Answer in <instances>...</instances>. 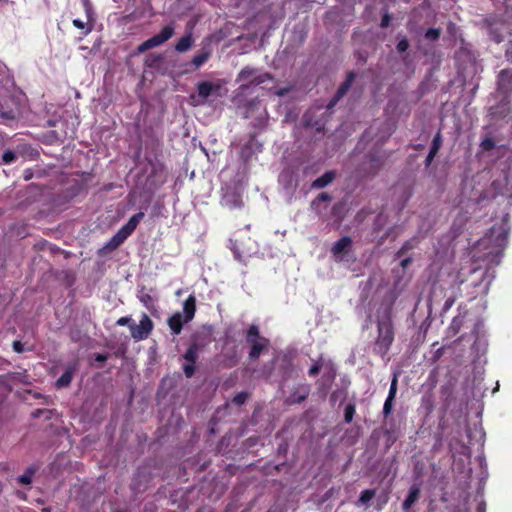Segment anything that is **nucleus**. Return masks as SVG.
<instances>
[{
	"label": "nucleus",
	"mask_w": 512,
	"mask_h": 512,
	"mask_svg": "<svg viewBox=\"0 0 512 512\" xmlns=\"http://www.w3.org/2000/svg\"><path fill=\"white\" fill-rule=\"evenodd\" d=\"M509 214H505L502 222L493 225L490 230L476 243V251L482 253L478 259L490 264H499L503 251L508 243L510 227L508 225Z\"/></svg>",
	"instance_id": "obj_1"
},
{
	"label": "nucleus",
	"mask_w": 512,
	"mask_h": 512,
	"mask_svg": "<svg viewBox=\"0 0 512 512\" xmlns=\"http://www.w3.org/2000/svg\"><path fill=\"white\" fill-rule=\"evenodd\" d=\"M394 341V326L391 318V309L385 311V315L377 320V337L374 342L373 351L384 358Z\"/></svg>",
	"instance_id": "obj_2"
},
{
	"label": "nucleus",
	"mask_w": 512,
	"mask_h": 512,
	"mask_svg": "<svg viewBox=\"0 0 512 512\" xmlns=\"http://www.w3.org/2000/svg\"><path fill=\"white\" fill-rule=\"evenodd\" d=\"M143 212L134 214L128 222L122 226L117 233L105 244L104 247L99 249L98 254L103 255L105 251L116 250L137 228L140 221L144 218Z\"/></svg>",
	"instance_id": "obj_3"
},
{
	"label": "nucleus",
	"mask_w": 512,
	"mask_h": 512,
	"mask_svg": "<svg viewBox=\"0 0 512 512\" xmlns=\"http://www.w3.org/2000/svg\"><path fill=\"white\" fill-rule=\"evenodd\" d=\"M246 342L250 346L249 359L255 362L259 359L260 355L264 352H268L270 341L266 337L262 336L259 331V327L256 324L249 326L246 331Z\"/></svg>",
	"instance_id": "obj_4"
},
{
	"label": "nucleus",
	"mask_w": 512,
	"mask_h": 512,
	"mask_svg": "<svg viewBox=\"0 0 512 512\" xmlns=\"http://www.w3.org/2000/svg\"><path fill=\"white\" fill-rule=\"evenodd\" d=\"M175 34V25L174 23H170L165 25L161 31L149 39L143 41L137 48L138 52L143 53L152 48L158 47L165 42H167L170 38Z\"/></svg>",
	"instance_id": "obj_5"
},
{
	"label": "nucleus",
	"mask_w": 512,
	"mask_h": 512,
	"mask_svg": "<svg viewBox=\"0 0 512 512\" xmlns=\"http://www.w3.org/2000/svg\"><path fill=\"white\" fill-rule=\"evenodd\" d=\"M153 328H154L153 321L146 313H143L138 325H136L135 323H131V325H130L131 337L136 342L145 340L150 336V334L153 331Z\"/></svg>",
	"instance_id": "obj_6"
},
{
	"label": "nucleus",
	"mask_w": 512,
	"mask_h": 512,
	"mask_svg": "<svg viewBox=\"0 0 512 512\" xmlns=\"http://www.w3.org/2000/svg\"><path fill=\"white\" fill-rule=\"evenodd\" d=\"M201 346L197 342L189 345L183 355L184 360L187 362L183 364V372L187 378H191L195 374V364L199 357Z\"/></svg>",
	"instance_id": "obj_7"
},
{
	"label": "nucleus",
	"mask_w": 512,
	"mask_h": 512,
	"mask_svg": "<svg viewBox=\"0 0 512 512\" xmlns=\"http://www.w3.org/2000/svg\"><path fill=\"white\" fill-rule=\"evenodd\" d=\"M510 113V100L505 95L497 104L490 106L488 116L492 121H498L506 118Z\"/></svg>",
	"instance_id": "obj_8"
},
{
	"label": "nucleus",
	"mask_w": 512,
	"mask_h": 512,
	"mask_svg": "<svg viewBox=\"0 0 512 512\" xmlns=\"http://www.w3.org/2000/svg\"><path fill=\"white\" fill-rule=\"evenodd\" d=\"M355 78H356L355 72L350 71L347 73L345 81L340 84L336 93L334 94L332 99L327 104V109H332L338 103V101L341 100L347 94V92L350 90Z\"/></svg>",
	"instance_id": "obj_9"
},
{
	"label": "nucleus",
	"mask_w": 512,
	"mask_h": 512,
	"mask_svg": "<svg viewBox=\"0 0 512 512\" xmlns=\"http://www.w3.org/2000/svg\"><path fill=\"white\" fill-rule=\"evenodd\" d=\"M489 35L494 42L501 43L508 35H511L510 24L504 21L491 23Z\"/></svg>",
	"instance_id": "obj_10"
},
{
	"label": "nucleus",
	"mask_w": 512,
	"mask_h": 512,
	"mask_svg": "<svg viewBox=\"0 0 512 512\" xmlns=\"http://www.w3.org/2000/svg\"><path fill=\"white\" fill-rule=\"evenodd\" d=\"M352 238L350 236H343L337 240L332 248L331 253L337 259L343 260L344 255L348 254L352 248Z\"/></svg>",
	"instance_id": "obj_11"
},
{
	"label": "nucleus",
	"mask_w": 512,
	"mask_h": 512,
	"mask_svg": "<svg viewBox=\"0 0 512 512\" xmlns=\"http://www.w3.org/2000/svg\"><path fill=\"white\" fill-rule=\"evenodd\" d=\"M491 187L493 188L495 195H511L512 185L510 184L509 178L506 173H504L501 177L493 180Z\"/></svg>",
	"instance_id": "obj_12"
},
{
	"label": "nucleus",
	"mask_w": 512,
	"mask_h": 512,
	"mask_svg": "<svg viewBox=\"0 0 512 512\" xmlns=\"http://www.w3.org/2000/svg\"><path fill=\"white\" fill-rule=\"evenodd\" d=\"M310 393V386L308 384L299 385L293 390L287 399L289 404H300L304 402Z\"/></svg>",
	"instance_id": "obj_13"
},
{
	"label": "nucleus",
	"mask_w": 512,
	"mask_h": 512,
	"mask_svg": "<svg viewBox=\"0 0 512 512\" xmlns=\"http://www.w3.org/2000/svg\"><path fill=\"white\" fill-rule=\"evenodd\" d=\"M273 80H274V77L271 73H268V72H264V73H260V74L255 73L254 77L252 79H250V81H248L246 83H242L239 88L242 91H246L253 87L259 86L267 81H273Z\"/></svg>",
	"instance_id": "obj_14"
},
{
	"label": "nucleus",
	"mask_w": 512,
	"mask_h": 512,
	"mask_svg": "<svg viewBox=\"0 0 512 512\" xmlns=\"http://www.w3.org/2000/svg\"><path fill=\"white\" fill-rule=\"evenodd\" d=\"M77 370V364H69L64 373L56 380L55 386L57 389L66 388L68 387L73 379V376Z\"/></svg>",
	"instance_id": "obj_15"
},
{
	"label": "nucleus",
	"mask_w": 512,
	"mask_h": 512,
	"mask_svg": "<svg viewBox=\"0 0 512 512\" xmlns=\"http://www.w3.org/2000/svg\"><path fill=\"white\" fill-rule=\"evenodd\" d=\"M466 315H467V312H464L463 314L456 315L451 320L449 326L446 329V337L447 338H453L460 332L461 328L465 324Z\"/></svg>",
	"instance_id": "obj_16"
},
{
	"label": "nucleus",
	"mask_w": 512,
	"mask_h": 512,
	"mask_svg": "<svg viewBox=\"0 0 512 512\" xmlns=\"http://www.w3.org/2000/svg\"><path fill=\"white\" fill-rule=\"evenodd\" d=\"M498 89L507 96L512 91V71L504 69L498 76Z\"/></svg>",
	"instance_id": "obj_17"
},
{
	"label": "nucleus",
	"mask_w": 512,
	"mask_h": 512,
	"mask_svg": "<svg viewBox=\"0 0 512 512\" xmlns=\"http://www.w3.org/2000/svg\"><path fill=\"white\" fill-rule=\"evenodd\" d=\"M211 48L210 44L208 43L206 46L202 47V49L197 52L192 60L191 65L194 67V69L200 68L204 63L208 61V59L211 57Z\"/></svg>",
	"instance_id": "obj_18"
},
{
	"label": "nucleus",
	"mask_w": 512,
	"mask_h": 512,
	"mask_svg": "<svg viewBox=\"0 0 512 512\" xmlns=\"http://www.w3.org/2000/svg\"><path fill=\"white\" fill-rule=\"evenodd\" d=\"M184 323L187 322L185 321V318L182 316V314L179 312L174 313L167 320V324L173 335H179L181 333Z\"/></svg>",
	"instance_id": "obj_19"
},
{
	"label": "nucleus",
	"mask_w": 512,
	"mask_h": 512,
	"mask_svg": "<svg viewBox=\"0 0 512 512\" xmlns=\"http://www.w3.org/2000/svg\"><path fill=\"white\" fill-rule=\"evenodd\" d=\"M219 86L208 81L199 82L197 85L198 96L202 99V103L214 92L219 90Z\"/></svg>",
	"instance_id": "obj_20"
},
{
	"label": "nucleus",
	"mask_w": 512,
	"mask_h": 512,
	"mask_svg": "<svg viewBox=\"0 0 512 512\" xmlns=\"http://www.w3.org/2000/svg\"><path fill=\"white\" fill-rule=\"evenodd\" d=\"M336 178V172L333 170L326 171L322 176L316 178L311 187L314 189H322L331 184Z\"/></svg>",
	"instance_id": "obj_21"
},
{
	"label": "nucleus",
	"mask_w": 512,
	"mask_h": 512,
	"mask_svg": "<svg viewBox=\"0 0 512 512\" xmlns=\"http://www.w3.org/2000/svg\"><path fill=\"white\" fill-rule=\"evenodd\" d=\"M183 312L186 322H190L196 312V298L193 294L189 295L183 303Z\"/></svg>",
	"instance_id": "obj_22"
},
{
	"label": "nucleus",
	"mask_w": 512,
	"mask_h": 512,
	"mask_svg": "<svg viewBox=\"0 0 512 512\" xmlns=\"http://www.w3.org/2000/svg\"><path fill=\"white\" fill-rule=\"evenodd\" d=\"M193 43L194 38L192 36V33H187L177 41V43L175 44V50L179 53L187 52L191 49Z\"/></svg>",
	"instance_id": "obj_23"
},
{
	"label": "nucleus",
	"mask_w": 512,
	"mask_h": 512,
	"mask_svg": "<svg viewBox=\"0 0 512 512\" xmlns=\"http://www.w3.org/2000/svg\"><path fill=\"white\" fill-rule=\"evenodd\" d=\"M453 384L451 382H447L443 384L440 388L441 397L443 400L444 411H446L451 403L452 395H453Z\"/></svg>",
	"instance_id": "obj_24"
},
{
	"label": "nucleus",
	"mask_w": 512,
	"mask_h": 512,
	"mask_svg": "<svg viewBox=\"0 0 512 512\" xmlns=\"http://www.w3.org/2000/svg\"><path fill=\"white\" fill-rule=\"evenodd\" d=\"M420 495V489L417 485L410 487L408 495L402 504L403 510H409L412 505L418 500Z\"/></svg>",
	"instance_id": "obj_25"
},
{
	"label": "nucleus",
	"mask_w": 512,
	"mask_h": 512,
	"mask_svg": "<svg viewBox=\"0 0 512 512\" xmlns=\"http://www.w3.org/2000/svg\"><path fill=\"white\" fill-rule=\"evenodd\" d=\"M325 378L326 376L324 375L320 381L317 382V390H318V393L321 395L322 398H326L327 394H328V391H329V388H330V382H332L335 378V374L333 373L332 375H330L328 378H327V382H325Z\"/></svg>",
	"instance_id": "obj_26"
},
{
	"label": "nucleus",
	"mask_w": 512,
	"mask_h": 512,
	"mask_svg": "<svg viewBox=\"0 0 512 512\" xmlns=\"http://www.w3.org/2000/svg\"><path fill=\"white\" fill-rule=\"evenodd\" d=\"M256 72H257L256 69L246 66L239 72L236 81L241 82V84L246 83L254 77Z\"/></svg>",
	"instance_id": "obj_27"
},
{
	"label": "nucleus",
	"mask_w": 512,
	"mask_h": 512,
	"mask_svg": "<svg viewBox=\"0 0 512 512\" xmlns=\"http://www.w3.org/2000/svg\"><path fill=\"white\" fill-rule=\"evenodd\" d=\"M10 380H12V383H22V384H28L29 383V375L26 370L20 371V372H8Z\"/></svg>",
	"instance_id": "obj_28"
},
{
	"label": "nucleus",
	"mask_w": 512,
	"mask_h": 512,
	"mask_svg": "<svg viewBox=\"0 0 512 512\" xmlns=\"http://www.w3.org/2000/svg\"><path fill=\"white\" fill-rule=\"evenodd\" d=\"M56 413L57 411L55 409H36L31 413V417L34 419L43 417L44 420L48 421Z\"/></svg>",
	"instance_id": "obj_29"
},
{
	"label": "nucleus",
	"mask_w": 512,
	"mask_h": 512,
	"mask_svg": "<svg viewBox=\"0 0 512 512\" xmlns=\"http://www.w3.org/2000/svg\"><path fill=\"white\" fill-rule=\"evenodd\" d=\"M36 470H37V469H36L35 467H32V466L28 467V468L25 470V472H24L21 476H19V478H18V482H19L20 484H23V485H29V484H31V483H32L33 476H34V474H35Z\"/></svg>",
	"instance_id": "obj_30"
},
{
	"label": "nucleus",
	"mask_w": 512,
	"mask_h": 512,
	"mask_svg": "<svg viewBox=\"0 0 512 512\" xmlns=\"http://www.w3.org/2000/svg\"><path fill=\"white\" fill-rule=\"evenodd\" d=\"M441 146H442V134H441V131H438L433 137L429 151L431 152L432 155H437Z\"/></svg>",
	"instance_id": "obj_31"
},
{
	"label": "nucleus",
	"mask_w": 512,
	"mask_h": 512,
	"mask_svg": "<svg viewBox=\"0 0 512 512\" xmlns=\"http://www.w3.org/2000/svg\"><path fill=\"white\" fill-rule=\"evenodd\" d=\"M422 405L425 408L427 414H430L434 411L435 404H434L433 395L431 393H426L422 397Z\"/></svg>",
	"instance_id": "obj_32"
},
{
	"label": "nucleus",
	"mask_w": 512,
	"mask_h": 512,
	"mask_svg": "<svg viewBox=\"0 0 512 512\" xmlns=\"http://www.w3.org/2000/svg\"><path fill=\"white\" fill-rule=\"evenodd\" d=\"M375 490L374 489H366L361 492L360 497L358 499V503L360 505H365L368 502H370L375 497Z\"/></svg>",
	"instance_id": "obj_33"
},
{
	"label": "nucleus",
	"mask_w": 512,
	"mask_h": 512,
	"mask_svg": "<svg viewBox=\"0 0 512 512\" xmlns=\"http://www.w3.org/2000/svg\"><path fill=\"white\" fill-rule=\"evenodd\" d=\"M416 245H417V240H415V239H410V240L405 241L404 244L402 245V247L397 252V254H396L397 257H401L409 250L414 249L416 247Z\"/></svg>",
	"instance_id": "obj_34"
},
{
	"label": "nucleus",
	"mask_w": 512,
	"mask_h": 512,
	"mask_svg": "<svg viewBox=\"0 0 512 512\" xmlns=\"http://www.w3.org/2000/svg\"><path fill=\"white\" fill-rule=\"evenodd\" d=\"M347 392L344 389H337L333 391L330 395V403L335 405L338 400H345Z\"/></svg>",
	"instance_id": "obj_35"
},
{
	"label": "nucleus",
	"mask_w": 512,
	"mask_h": 512,
	"mask_svg": "<svg viewBox=\"0 0 512 512\" xmlns=\"http://www.w3.org/2000/svg\"><path fill=\"white\" fill-rule=\"evenodd\" d=\"M398 389V376L397 374L393 375V378L391 380L388 396L386 399L395 400L396 394Z\"/></svg>",
	"instance_id": "obj_36"
},
{
	"label": "nucleus",
	"mask_w": 512,
	"mask_h": 512,
	"mask_svg": "<svg viewBox=\"0 0 512 512\" xmlns=\"http://www.w3.org/2000/svg\"><path fill=\"white\" fill-rule=\"evenodd\" d=\"M355 411H356V406L354 403L347 404V406L345 407V410H344V420L346 423L352 422L354 415H355Z\"/></svg>",
	"instance_id": "obj_37"
},
{
	"label": "nucleus",
	"mask_w": 512,
	"mask_h": 512,
	"mask_svg": "<svg viewBox=\"0 0 512 512\" xmlns=\"http://www.w3.org/2000/svg\"><path fill=\"white\" fill-rule=\"evenodd\" d=\"M367 157H368L369 161L371 162L372 167L375 170L374 172H377L380 169V167L383 165V160L376 153H369Z\"/></svg>",
	"instance_id": "obj_38"
},
{
	"label": "nucleus",
	"mask_w": 512,
	"mask_h": 512,
	"mask_svg": "<svg viewBox=\"0 0 512 512\" xmlns=\"http://www.w3.org/2000/svg\"><path fill=\"white\" fill-rule=\"evenodd\" d=\"M441 29L440 28H429L425 32V38L429 41H437L440 38Z\"/></svg>",
	"instance_id": "obj_39"
},
{
	"label": "nucleus",
	"mask_w": 512,
	"mask_h": 512,
	"mask_svg": "<svg viewBox=\"0 0 512 512\" xmlns=\"http://www.w3.org/2000/svg\"><path fill=\"white\" fill-rule=\"evenodd\" d=\"M0 387H3L7 390V392H11L13 390V383L10 380L8 373L0 375Z\"/></svg>",
	"instance_id": "obj_40"
},
{
	"label": "nucleus",
	"mask_w": 512,
	"mask_h": 512,
	"mask_svg": "<svg viewBox=\"0 0 512 512\" xmlns=\"http://www.w3.org/2000/svg\"><path fill=\"white\" fill-rule=\"evenodd\" d=\"M17 160V154L12 150H6L2 155V162L4 164H10Z\"/></svg>",
	"instance_id": "obj_41"
},
{
	"label": "nucleus",
	"mask_w": 512,
	"mask_h": 512,
	"mask_svg": "<svg viewBox=\"0 0 512 512\" xmlns=\"http://www.w3.org/2000/svg\"><path fill=\"white\" fill-rule=\"evenodd\" d=\"M248 396H249V395H248V393H247V392H244V391L239 392V393H237V394L233 397L232 402H233L234 404H236L237 406H241V405H243V404L246 402V400L248 399Z\"/></svg>",
	"instance_id": "obj_42"
},
{
	"label": "nucleus",
	"mask_w": 512,
	"mask_h": 512,
	"mask_svg": "<svg viewBox=\"0 0 512 512\" xmlns=\"http://www.w3.org/2000/svg\"><path fill=\"white\" fill-rule=\"evenodd\" d=\"M322 368V358H320L314 365L310 367L308 370V375L310 377H315Z\"/></svg>",
	"instance_id": "obj_43"
},
{
	"label": "nucleus",
	"mask_w": 512,
	"mask_h": 512,
	"mask_svg": "<svg viewBox=\"0 0 512 512\" xmlns=\"http://www.w3.org/2000/svg\"><path fill=\"white\" fill-rule=\"evenodd\" d=\"M481 147L484 151H490L495 148V141L492 138L487 137L481 142Z\"/></svg>",
	"instance_id": "obj_44"
},
{
	"label": "nucleus",
	"mask_w": 512,
	"mask_h": 512,
	"mask_svg": "<svg viewBox=\"0 0 512 512\" xmlns=\"http://www.w3.org/2000/svg\"><path fill=\"white\" fill-rule=\"evenodd\" d=\"M408 48H409V41L406 37H403L402 39H400L398 41L396 49L399 53H403V52L407 51Z\"/></svg>",
	"instance_id": "obj_45"
},
{
	"label": "nucleus",
	"mask_w": 512,
	"mask_h": 512,
	"mask_svg": "<svg viewBox=\"0 0 512 512\" xmlns=\"http://www.w3.org/2000/svg\"><path fill=\"white\" fill-rule=\"evenodd\" d=\"M139 300L143 303L146 308H151L153 306V299L150 294L145 293L139 296Z\"/></svg>",
	"instance_id": "obj_46"
},
{
	"label": "nucleus",
	"mask_w": 512,
	"mask_h": 512,
	"mask_svg": "<svg viewBox=\"0 0 512 512\" xmlns=\"http://www.w3.org/2000/svg\"><path fill=\"white\" fill-rule=\"evenodd\" d=\"M343 209H344V204L341 203V202H338V203H335L332 207V210H331V213L332 215L338 217L339 219H341V214L343 212Z\"/></svg>",
	"instance_id": "obj_47"
},
{
	"label": "nucleus",
	"mask_w": 512,
	"mask_h": 512,
	"mask_svg": "<svg viewBox=\"0 0 512 512\" xmlns=\"http://www.w3.org/2000/svg\"><path fill=\"white\" fill-rule=\"evenodd\" d=\"M393 403H394V400H390V399L385 400L384 406H383V415L385 418H387L391 414L392 409H393Z\"/></svg>",
	"instance_id": "obj_48"
},
{
	"label": "nucleus",
	"mask_w": 512,
	"mask_h": 512,
	"mask_svg": "<svg viewBox=\"0 0 512 512\" xmlns=\"http://www.w3.org/2000/svg\"><path fill=\"white\" fill-rule=\"evenodd\" d=\"M293 89L292 86H287V87H282V88H279V89H274L272 90L273 91V94L278 96V97H284L285 95H287L289 92H291Z\"/></svg>",
	"instance_id": "obj_49"
},
{
	"label": "nucleus",
	"mask_w": 512,
	"mask_h": 512,
	"mask_svg": "<svg viewBox=\"0 0 512 512\" xmlns=\"http://www.w3.org/2000/svg\"><path fill=\"white\" fill-rule=\"evenodd\" d=\"M131 323H134L131 317L123 316L116 321L117 326H128L130 328Z\"/></svg>",
	"instance_id": "obj_50"
},
{
	"label": "nucleus",
	"mask_w": 512,
	"mask_h": 512,
	"mask_svg": "<svg viewBox=\"0 0 512 512\" xmlns=\"http://www.w3.org/2000/svg\"><path fill=\"white\" fill-rule=\"evenodd\" d=\"M331 199H332V196L330 194H328L327 192H322V193L318 194V196L312 202V204H314L316 201L329 202V201H331Z\"/></svg>",
	"instance_id": "obj_51"
},
{
	"label": "nucleus",
	"mask_w": 512,
	"mask_h": 512,
	"mask_svg": "<svg viewBox=\"0 0 512 512\" xmlns=\"http://www.w3.org/2000/svg\"><path fill=\"white\" fill-rule=\"evenodd\" d=\"M428 381H429V384L431 386V389L436 387V384H437V372H436V370H433V371L430 372V374L428 376Z\"/></svg>",
	"instance_id": "obj_52"
},
{
	"label": "nucleus",
	"mask_w": 512,
	"mask_h": 512,
	"mask_svg": "<svg viewBox=\"0 0 512 512\" xmlns=\"http://www.w3.org/2000/svg\"><path fill=\"white\" fill-rule=\"evenodd\" d=\"M390 21H391V16L389 13H385L383 16H382V19H381V23H380V27L381 28H387L389 25H390Z\"/></svg>",
	"instance_id": "obj_53"
},
{
	"label": "nucleus",
	"mask_w": 512,
	"mask_h": 512,
	"mask_svg": "<svg viewBox=\"0 0 512 512\" xmlns=\"http://www.w3.org/2000/svg\"><path fill=\"white\" fill-rule=\"evenodd\" d=\"M12 348L16 353H23L24 352V346L21 341L15 340L12 343Z\"/></svg>",
	"instance_id": "obj_54"
},
{
	"label": "nucleus",
	"mask_w": 512,
	"mask_h": 512,
	"mask_svg": "<svg viewBox=\"0 0 512 512\" xmlns=\"http://www.w3.org/2000/svg\"><path fill=\"white\" fill-rule=\"evenodd\" d=\"M72 24H73V26H74V27H76V28H78V29H84V28H86V26H87V24H86V23H84V22H83L82 20H80V19H74V20L72 21Z\"/></svg>",
	"instance_id": "obj_55"
},
{
	"label": "nucleus",
	"mask_w": 512,
	"mask_h": 512,
	"mask_svg": "<svg viewBox=\"0 0 512 512\" xmlns=\"http://www.w3.org/2000/svg\"><path fill=\"white\" fill-rule=\"evenodd\" d=\"M95 361L97 362H106L107 359H108V354H101V353H98L95 355L94 357Z\"/></svg>",
	"instance_id": "obj_56"
},
{
	"label": "nucleus",
	"mask_w": 512,
	"mask_h": 512,
	"mask_svg": "<svg viewBox=\"0 0 512 512\" xmlns=\"http://www.w3.org/2000/svg\"><path fill=\"white\" fill-rule=\"evenodd\" d=\"M454 302H455L454 298L446 299V301L444 303V310L450 309L453 306Z\"/></svg>",
	"instance_id": "obj_57"
},
{
	"label": "nucleus",
	"mask_w": 512,
	"mask_h": 512,
	"mask_svg": "<svg viewBox=\"0 0 512 512\" xmlns=\"http://www.w3.org/2000/svg\"><path fill=\"white\" fill-rule=\"evenodd\" d=\"M412 263V259L410 257L404 258L400 265L402 268H407Z\"/></svg>",
	"instance_id": "obj_58"
},
{
	"label": "nucleus",
	"mask_w": 512,
	"mask_h": 512,
	"mask_svg": "<svg viewBox=\"0 0 512 512\" xmlns=\"http://www.w3.org/2000/svg\"><path fill=\"white\" fill-rule=\"evenodd\" d=\"M435 156L436 155H432L431 152L429 151V153H428V155H427V157L425 159L426 166H429L432 163V161L435 158Z\"/></svg>",
	"instance_id": "obj_59"
},
{
	"label": "nucleus",
	"mask_w": 512,
	"mask_h": 512,
	"mask_svg": "<svg viewBox=\"0 0 512 512\" xmlns=\"http://www.w3.org/2000/svg\"><path fill=\"white\" fill-rule=\"evenodd\" d=\"M33 397L36 398V399H40V398H43L45 400V403L46 404H49V401H48V397L46 396H43L42 394L38 393V392H33L32 393Z\"/></svg>",
	"instance_id": "obj_60"
},
{
	"label": "nucleus",
	"mask_w": 512,
	"mask_h": 512,
	"mask_svg": "<svg viewBox=\"0 0 512 512\" xmlns=\"http://www.w3.org/2000/svg\"><path fill=\"white\" fill-rule=\"evenodd\" d=\"M506 56L508 60H512V41L509 42V46L506 50Z\"/></svg>",
	"instance_id": "obj_61"
},
{
	"label": "nucleus",
	"mask_w": 512,
	"mask_h": 512,
	"mask_svg": "<svg viewBox=\"0 0 512 512\" xmlns=\"http://www.w3.org/2000/svg\"><path fill=\"white\" fill-rule=\"evenodd\" d=\"M479 327H480V322L476 323L474 325V328H473V331H472V334L474 336L475 339H477L478 337V330H479Z\"/></svg>",
	"instance_id": "obj_62"
},
{
	"label": "nucleus",
	"mask_w": 512,
	"mask_h": 512,
	"mask_svg": "<svg viewBox=\"0 0 512 512\" xmlns=\"http://www.w3.org/2000/svg\"><path fill=\"white\" fill-rule=\"evenodd\" d=\"M82 1H83V4H84V7H85V10H86L87 14H89V11L91 9L90 0H82Z\"/></svg>",
	"instance_id": "obj_63"
},
{
	"label": "nucleus",
	"mask_w": 512,
	"mask_h": 512,
	"mask_svg": "<svg viewBox=\"0 0 512 512\" xmlns=\"http://www.w3.org/2000/svg\"><path fill=\"white\" fill-rule=\"evenodd\" d=\"M467 339H468L467 334H462V335H461V336L456 340V342H457V343H460V342H462V341H466Z\"/></svg>",
	"instance_id": "obj_64"
}]
</instances>
